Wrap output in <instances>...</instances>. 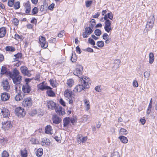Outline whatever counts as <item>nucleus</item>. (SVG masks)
<instances>
[{"label": "nucleus", "mask_w": 157, "mask_h": 157, "mask_svg": "<svg viewBox=\"0 0 157 157\" xmlns=\"http://www.w3.org/2000/svg\"><path fill=\"white\" fill-rule=\"evenodd\" d=\"M12 126L11 122L10 121L4 122L2 123V128L4 130H8Z\"/></svg>", "instance_id": "11"}, {"label": "nucleus", "mask_w": 157, "mask_h": 157, "mask_svg": "<svg viewBox=\"0 0 157 157\" xmlns=\"http://www.w3.org/2000/svg\"><path fill=\"white\" fill-rule=\"evenodd\" d=\"M55 109L56 113L59 115H63L65 114L64 109L62 107H59L58 108L56 107Z\"/></svg>", "instance_id": "17"}, {"label": "nucleus", "mask_w": 157, "mask_h": 157, "mask_svg": "<svg viewBox=\"0 0 157 157\" xmlns=\"http://www.w3.org/2000/svg\"><path fill=\"white\" fill-rule=\"evenodd\" d=\"M22 73L25 75L29 77L31 76V74L30 71L27 70V68L26 67H21L20 68Z\"/></svg>", "instance_id": "10"}, {"label": "nucleus", "mask_w": 157, "mask_h": 157, "mask_svg": "<svg viewBox=\"0 0 157 157\" xmlns=\"http://www.w3.org/2000/svg\"><path fill=\"white\" fill-rule=\"evenodd\" d=\"M102 37L105 40L108 38L109 37V35L107 33H105L103 35Z\"/></svg>", "instance_id": "60"}, {"label": "nucleus", "mask_w": 157, "mask_h": 157, "mask_svg": "<svg viewBox=\"0 0 157 157\" xmlns=\"http://www.w3.org/2000/svg\"><path fill=\"white\" fill-rule=\"evenodd\" d=\"M118 138L120 140L122 143L124 144H126L128 142V140L127 137L123 136H120Z\"/></svg>", "instance_id": "27"}, {"label": "nucleus", "mask_w": 157, "mask_h": 157, "mask_svg": "<svg viewBox=\"0 0 157 157\" xmlns=\"http://www.w3.org/2000/svg\"><path fill=\"white\" fill-rule=\"evenodd\" d=\"M149 63L150 64L152 63L154 61V54L152 53L151 52L149 54Z\"/></svg>", "instance_id": "31"}, {"label": "nucleus", "mask_w": 157, "mask_h": 157, "mask_svg": "<svg viewBox=\"0 0 157 157\" xmlns=\"http://www.w3.org/2000/svg\"><path fill=\"white\" fill-rule=\"evenodd\" d=\"M85 31L86 32L88 35H90L93 32L92 28L91 27H86L85 29Z\"/></svg>", "instance_id": "38"}, {"label": "nucleus", "mask_w": 157, "mask_h": 157, "mask_svg": "<svg viewBox=\"0 0 157 157\" xmlns=\"http://www.w3.org/2000/svg\"><path fill=\"white\" fill-rule=\"evenodd\" d=\"M43 150L41 148H39L38 149L36 152V155L38 157H41L43 155Z\"/></svg>", "instance_id": "29"}, {"label": "nucleus", "mask_w": 157, "mask_h": 157, "mask_svg": "<svg viewBox=\"0 0 157 157\" xmlns=\"http://www.w3.org/2000/svg\"><path fill=\"white\" fill-rule=\"evenodd\" d=\"M19 74V71L16 69H14L13 72H10L7 71L6 67L3 66L2 68L1 73H0V78L2 77L3 75H6L12 78H18L16 77Z\"/></svg>", "instance_id": "1"}, {"label": "nucleus", "mask_w": 157, "mask_h": 157, "mask_svg": "<svg viewBox=\"0 0 157 157\" xmlns=\"http://www.w3.org/2000/svg\"><path fill=\"white\" fill-rule=\"evenodd\" d=\"M87 136H84L82 135H78L77 138V141L79 144L85 143L87 140Z\"/></svg>", "instance_id": "9"}, {"label": "nucleus", "mask_w": 157, "mask_h": 157, "mask_svg": "<svg viewBox=\"0 0 157 157\" xmlns=\"http://www.w3.org/2000/svg\"><path fill=\"white\" fill-rule=\"evenodd\" d=\"M52 127L50 125H48L45 127V133L52 135Z\"/></svg>", "instance_id": "21"}, {"label": "nucleus", "mask_w": 157, "mask_h": 157, "mask_svg": "<svg viewBox=\"0 0 157 157\" xmlns=\"http://www.w3.org/2000/svg\"><path fill=\"white\" fill-rule=\"evenodd\" d=\"M32 12L33 14H35L38 12V9L36 7H35L32 10Z\"/></svg>", "instance_id": "53"}, {"label": "nucleus", "mask_w": 157, "mask_h": 157, "mask_svg": "<svg viewBox=\"0 0 157 157\" xmlns=\"http://www.w3.org/2000/svg\"><path fill=\"white\" fill-rule=\"evenodd\" d=\"M97 45L100 48H102L104 46V44L102 41H98L97 43Z\"/></svg>", "instance_id": "41"}, {"label": "nucleus", "mask_w": 157, "mask_h": 157, "mask_svg": "<svg viewBox=\"0 0 157 157\" xmlns=\"http://www.w3.org/2000/svg\"><path fill=\"white\" fill-rule=\"evenodd\" d=\"M153 21H152V23L147 22L146 25V28L147 31H149L153 27Z\"/></svg>", "instance_id": "25"}, {"label": "nucleus", "mask_w": 157, "mask_h": 157, "mask_svg": "<svg viewBox=\"0 0 157 157\" xmlns=\"http://www.w3.org/2000/svg\"><path fill=\"white\" fill-rule=\"evenodd\" d=\"M56 41V39L55 38H52L49 40V42L50 43H55Z\"/></svg>", "instance_id": "64"}, {"label": "nucleus", "mask_w": 157, "mask_h": 157, "mask_svg": "<svg viewBox=\"0 0 157 157\" xmlns=\"http://www.w3.org/2000/svg\"><path fill=\"white\" fill-rule=\"evenodd\" d=\"M32 144H37L38 141L35 138H32L30 140Z\"/></svg>", "instance_id": "52"}, {"label": "nucleus", "mask_w": 157, "mask_h": 157, "mask_svg": "<svg viewBox=\"0 0 157 157\" xmlns=\"http://www.w3.org/2000/svg\"><path fill=\"white\" fill-rule=\"evenodd\" d=\"M45 40V38L43 36H41L40 37V44L41 47L44 48H47L48 46V44L46 42Z\"/></svg>", "instance_id": "7"}, {"label": "nucleus", "mask_w": 157, "mask_h": 157, "mask_svg": "<svg viewBox=\"0 0 157 157\" xmlns=\"http://www.w3.org/2000/svg\"><path fill=\"white\" fill-rule=\"evenodd\" d=\"M19 80H20V79H13L14 83L16 85H17V86L15 87V89L16 91L17 88L18 87L20 88V86L19 85V84H20V81Z\"/></svg>", "instance_id": "32"}, {"label": "nucleus", "mask_w": 157, "mask_h": 157, "mask_svg": "<svg viewBox=\"0 0 157 157\" xmlns=\"http://www.w3.org/2000/svg\"><path fill=\"white\" fill-rule=\"evenodd\" d=\"M9 154L6 151H4L2 153V157H8Z\"/></svg>", "instance_id": "49"}, {"label": "nucleus", "mask_w": 157, "mask_h": 157, "mask_svg": "<svg viewBox=\"0 0 157 157\" xmlns=\"http://www.w3.org/2000/svg\"><path fill=\"white\" fill-rule=\"evenodd\" d=\"M10 95L9 94L5 92L2 93L1 95V99L3 101L8 100L10 98Z\"/></svg>", "instance_id": "16"}, {"label": "nucleus", "mask_w": 157, "mask_h": 157, "mask_svg": "<svg viewBox=\"0 0 157 157\" xmlns=\"http://www.w3.org/2000/svg\"><path fill=\"white\" fill-rule=\"evenodd\" d=\"M2 86L3 89L6 90H8L10 88L9 82L6 79L2 82Z\"/></svg>", "instance_id": "15"}, {"label": "nucleus", "mask_w": 157, "mask_h": 157, "mask_svg": "<svg viewBox=\"0 0 157 157\" xmlns=\"http://www.w3.org/2000/svg\"><path fill=\"white\" fill-rule=\"evenodd\" d=\"M14 0H9L8 2V6L11 7L13 5Z\"/></svg>", "instance_id": "50"}, {"label": "nucleus", "mask_w": 157, "mask_h": 157, "mask_svg": "<svg viewBox=\"0 0 157 157\" xmlns=\"http://www.w3.org/2000/svg\"><path fill=\"white\" fill-rule=\"evenodd\" d=\"M64 94L65 97L68 100L69 104H72L75 100L74 94L71 91L67 89L65 91Z\"/></svg>", "instance_id": "3"}, {"label": "nucleus", "mask_w": 157, "mask_h": 157, "mask_svg": "<svg viewBox=\"0 0 157 157\" xmlns=\"http://www.w3.org/2000/svg\"><path fill=\"white\" fill-rule=\"evenodd\" d=\"M71 122L72 124L75 125L77 122V118L75 117H73L70 118V122Z\"/></svg>", "instance_id": "40"}, {"label": "nucleus", "mask_w": 157, "mask_h": 157, "mask_svg": "<svg viewBox=\"0 0 157 157\" xmlns=\"http://www.w3.org/2000/svg\"><path fill=\"white\" fill-rule=\"evenodd\" d=\"M6 29L5 27H2L0 28V38L4 37L6 34Z\"/></svg>", "instance_id": "23"}, {"label": "nucleus", "mask_w": 157, "mask_h": 157, "mask_svg": "<svg viewBox=\"0 0 157 157\" xmlns=\"http://www.w3.org/2000/svg\"><path fill=\"white\" fill-rule=\"evenodd\" d=\"M88 41L89 43L93 45H94L95 44V41L93 39H91V38H89L88 39Z\"/></svg>", "instance_id": "51"}, {"label": "nucleus", "mask_w": 157, "mask_h": 157, "mask_svg": "<svg viewBox=\"0 0 157 157\" xmlns=\"http://www.w3.org/2000/svg\"><path fill=\"white\" fill-rule=\"evenodd\" d=\"M152 20L153 21V23H154L155 18L154 15L153 14H152L150 16L148 19L147 22L149 23H152Z\"/></svg>", "instance_id": "39"}, {"label": "nucleus", "mask_w": 157, "mask_h": 157, "mask_svg": "<svg viewBox=\"0 0 157 157\" xmlns=\"http://www.w3.org/2000/svg\"><path fill=\"white\" fill-rule=\"evenodd\" d=\"M60 103L63 106H66L65 103L62 99L61 98L59 100Z\"/></svg>", "instance_id": "58"}, {"label": "nucleus", "mask_w": 157, "mask_h": 157, "mask_svg": "<svg viewBox=\"0 0 157 157\" xmlns=\"http://www.w3.org/2000/svg\"><path fill=\"white\" fill-rule=\"evenodd\" d=\"M54 6L55 4L54 3H52L48 7V9L50 10H52L54 8Z\"/></svg>", "instance_id": "57"}, {"label": "nucleus", "mask_w": 157, "mask_h": 157, "mask_svg": "<svg viewBox=\"0 0 157 157\" xmlns=\"http://www.w3.org/2000/svg\"><path fill=\"white\" fill-rule=\"evenodd\" d=\"M120 63L121 61L119 59H116L115 60V65L113 67V70H115L119 67Z\"/></svg>", "instance_id": "22"}, {"label": "nucleus", "mask_w": 157, "mask_h": 157, "mask_svg": "<svg viewBox=\"0 0 157 157\" xmlns=\"http://www.w3.org/2000/svg\"><path fill=\"white\" fill-rule=\"evenodd\" d=\"M85 107L87 110H88L90 109L89 102L88 100L85 99L84 100Z\"/></svg>", "instance_id": "36"}, {"label": "nucleus", "mask_w": 157, "mask_h": 157, "mask_svg": "<svg viewBox=\"0 0 157 157\" xmlns=\"http://www.w3.org/2000/svg\"><path fill=\"white\" fill-rule=\"evenodd\" d=\"M24 6L25 9V12L29 13L31 11V7L30 2L28 1L24 3Z\"/></svg>", "instance_id": "14"}, {"label": "nucleus", "mask_w": 157, "mask_h": 157, "mask_svg": "<svg viewBox=\"0 0 157 157\" xmlns=\"http://www.w3.org/2000/svg\"><path fill=\"white\" fill-rule=\"evenodd\" d=\"M12 22L15 25L17 26L19 24V21L17 19L15 18L13 19Z\"/></svg>", "instance_id": "44"}, {"label": "nucleus", "mask_w": 157, "mask_h": 157, "mask_svg": "<svg viewBox=\"0 0 157 157\" xmlns=\"http://www.w3.org/2000/svg\"><path fill=\"white\" fill-rule=\"evenodd\" d=\"M83 70V67L81 65H78L74 72V74L78 77L79 78H83V77L82 76V71Z\"/></svg>", "instance_id": "4"}, {"label": "nucleus", "mask_w": 157, "mask_h": 157, "mask_svg": "<svg viewBox=\"0 0 157 157\" xmlns=\"http://www.w3.org/2000/svg\"><path fill=\"white\" fill-rule=\"evenodd\" d=\"M127 133V131L124 128H121L120 130L119 134L120 135H126Z\"/></svg>", "instance_id": "35"}, {"label": "nucleus", "mask_w": 157, "mask_h": 157, "mask_svg": "<svg viewBox=\"0 0 157 157\" xmlns=\"http://www.w3.org/2000/svg\"><path fill=\"white\" fill-rule=\"evenodd\" d=\"M15 100L17 101H20V93H18L15 98Z\"/></svg>", "instance_id": "59"}, {"label": "nucleus", "mask_w": 157, "mask_h": 157, "mask_svg": "<svg viewBox=\"0 0 157 157\" xmlns=\"http://www.w3.org/2000/svg\"><path fill=\"white\" fill-rule=\"evenodd\" d=\"M14 64L17 67H19L20 65L19 61H18L17 60H16Z\"/></svg>", "instance_id": "62"}, {"label": "nucleus", "mask_w": 157, "mask_h": 157, "mask_svg": "<svg viewBox=\"0 0 157 157\" xmlns=\"http://www.w3.org/2000/svg\"><path fill=\"white\" fill-rule=\"evenodd\" d=\"M50 140L48 139H44L41 143V144L42 146H44L45 145H49L50 144Z\"/></svg>", "instance_id": "30"}, {"label": "nucleus", "mask_w": 157, "mask_h": 157, "mask_svg": "<svg viewBox=\"0 0 157 157\" xmlns=\"http://www.w3.org/2000/svg\"><path fill=\"white\" fill-rule=\"evenodd\" d=\"M94 33L97 36H100L101 34V31L99 29H96L94 31Z\"/></svg>", "instance_id": "43"}, {"label": "nucleus", "mask_w": 157, "mask_h": 157, "mask_svg": "<svg viewBox=\"0 0 157 157\" xmlns=\"http://www.w3.org/2000/svg\"><path fill=\"white\" fill-rule=\"evenodd\" d=\"M1 113L4 117L7 118L10 116V112L9 110L6 108H3L2 109Z\"/></svg>", "instance_id": "13"}, {"label": "nucleus", "mask_w": 157, "mask_h": 157, "mask_svg": "<svg viewBox=\"0 0 157 157\" xmlns=\"http://www.w3.org/2000/svg\"><path fill=\"white\" fill-rule=\"evenodd\" d=\"M63 127L64 128H67L69 126H71L70 123V118L67 117L63 119Z\"/></svg>", "instance_id": "12"}, {"label": "nucleus", "mask_w": 157, "mask_h": 157, "mask_svg": "<svg viewBox=\"0 0 157 157\" xmlns=\"http://www.w3.org/2000/svg\"><path fill=\"white\" fill-rule=\"evenodd\" d=\"M32 103V99L29 98H25L23 101L22 105L24 107H30Z\"/></svg>", "instance_id": "5"}, {"label": "nucleus", "mask_w": 157, "mask_h": 157, "mask_svg": "<svg viewBox=\"0 0 157 157\" xmlns=\"http://www.w3.org/2000/svg\"><path fill=\"white\" fill-rule=\"evenodd\" d=\"M92 1H87L85 2L86 6V7H89L92 4Z\"/></svg>", "instance_id": "48"}, {"label": "nucleus", "mask_w": 157, "mask_h": 157, "mask_svg": "<svg viewBox=\"0 0 157 157\" xmlns=\"http://www.w3.org/2000/svg\"><path fill=\"white\" fill-rule=\"evenodd\" d=\"M64 31H61L58 34V37L61 38L63 36V35L64 34Z\"/></svg>", "instance_id": "55"}, {"label": "nucleus", "mask_w": 157, "mask_h": 157, "mask_svg": "<svg viewBox=\"0 0 157 157\" xmlns=\"http://www.w3.org/2000/svg\"><path fill=\"white\" fill-rule=\"evenodd\" d=\"M5 50L9 52H13L15 50V48L14 47L10 46H7L5 48Z\"/></svg>", "instance_id": "24"}, {"label": "nucleus", "mask_w": 157, "mask_h": 157, "mask_svg": "<svg viewBox=\"0 0 157 157\" xmlns=\"http://www.w3.org/2000/svg\"><path fill=\"white\" fill-rule=\"evenodd\" d=\"M133 86L136 87H137L138 86V82L136 80H134L133 81Z\"/></svg>", "instance_id": "56"}, {"label": "nucleus", "mask_w": 157, "mask_h": 157, "mask_svg": "<svg viewBox=\"0 0 157 157\" xmlns=\"http://www.w3.org/2000/svg\"><path fill=\"white\" fill-rule=\"evenodd\" d=\"M47 105L48 109L51 110L55 109L57 107L56 103L52 100L48 101Z\"/></svg>", "instance_id": "6"}, {"label": "nucleus", "mask_w": 157, "mask_h": 157, "mask_svg": "<svg viewBox=\"0 0 157 157\" xmlns=\"http://www.w3.org/2000/svg\"><path fill=\"white\" fill-rule=\"evenodd\" d=\"M55 79H50L49 81L51 85L53 87H56L58 85V83Z\"/></svg>", "instance_id": "33"}, {"label": "nucleus", "mask_w": 157, "mask_h": 157, "mask_svg": "<svg viewBox=\"0 0 157 157\" xmlns=\"http://www.w3.org/2000/svg\"><path fill=\"white\" fill-rule=\"evenodd\" d=\"M77 58L76 54L75 52H72V56L71 58V60L73 63L75 62L77 60Z\"/></svg>", "instance_id": "28"}, {"label": "nucleus", "mask_w": 157, "mask_h": 157, "mask_svg": "<svg viewBox=\"0 0 157 157\" xmlns=\"http://www.w3.org/2000/svg\"><path fill=\"white\" fill-rule=\"evenodd\" d=\"M81 84L77 85L74 88L73 91L75 92H80L84 89L88 88L90 83L88 82L87 79H80Z\"/></svg>", "instance_id": "2"}, {"label": "nucleus", "mask_w": 157, "mask_h": 157, "mask_svg": "<svg viewBox=\"0 0 157 157\" xmlns=\"http://www.w3.org/2000/svg\"><path fill=\"white\" fill-rule=\"evenodd\" d=\"M27 152L25 149H24L21 151V157H27Z\"/></svg>", "instance_id": "37"}, {"label": "nucleus", "mask_w": 157, "mask_h": 157, "mask_svg": "<svg viewBox=\"0 0 157 157\" xmlns=\"http://www.w3.org/2000/svg\"><path fill=\"white\" fill-rule=\"evenodd\" d=\"M74 81L73 79H68L66 84L69 87H71L74 84Z\"/></svg>", "instance_id": "26"}, {"label": "nucleus", "mask_w": 157, "mask_h": 157, "mask_svg": "<svg viewBox=\"0 0 157 157\" xmlns=\"http://www.w3.org/2000/svg\"><path fill=\"white\" fill-rule=\"evenodd\" d=\"M89 35L88 34V33L85 31L82 34V36L84 38H87L88 37Z\"/></svg>", "instance_id": "63"}, {"label": "nucleus", "mask_w": 157, "mask_h": 157, "mask_svg": "<svg viewBox=\"0 0 157 157\" xmlns=\"http://www.w3.org/2000/svg\"><path fill=\"white\" fill-rule=\"evenodd\" d=\"M101 86H96L95 87V90L98 92L101 91Z\"/></svg>", "instance_id": "61"}, {"label": "nucleus", "mask_w": 157, "mask_h": 157, "mask_svg": "<svg viewBox=\"0 0 157 157\" xmlns=\"http://www.w3.org/2000/svg\"><path fill=\"white\" fill-rule=\"evenodd\" d=\"M108 17L110 20H112L113 18V14L111 12L107 14Z\"/></svg>", "instance_id": "54"}, {"label": "nucleus", "mask_w": 157, "mask_h": 157, "mask_svg": "<svg viewBox=\"0 0 157 157\" xmlns=\"http://www.w3.org/2000/svg\"><path fill=\"white\" fill-rule=\"evenodd\" d=\"M22 90L24 93H29L31 91L30 87L27 83L25 85H23L22 87Z\"/></svg>", "instance_id": "19"}, {"label": "nucleus", "mask_w": 157, "mask_h": 157, "mask_svg": "<svg viewBox=\"0 0 157 157\" xmlns=\"http://www.w3.org/2000/svg\"><path fill=\"white\" fill-rule=\"evenodd\" d=\"M38 87L39 89L42 90H44L45 89L48 90L50 89V87L46 86L44 82H43L38 85Z\"/></svg>", "instance_id": "18"}, {"label": "nucleus", "mask_w": 157, "mask_h": 157, "mask_svg": "<svg viewBox=\"0 0 157 157\" xmlns=\"http://www.w3.org/2000/svg\"><path fill=\"white\" fill-rule=\"evenodd\" d=\"M14 8L15 9H17L20 8V2L19 1L15 3L14 4Z\"/></svg>", "instance_id": "46"}, {"label": "nucleus", "mask_w": 157, "mask_h": 157, "mask_svg": "<svg viewBox=\"0 0 157 157\" xmlns=\"http://www.w3.org/2000/svg\"><path fill=\"white\" fill-rule=\"evenodd\" d=\"M52 120L53 123L56 124H59L61 121V120L59 117L56 115H54L52 117Z\"/></svg>", "instance_id": "20"}, {"label": "nucleus", "mask_w": 157, "mask_h": 157, "mask_svg": "<svg viewBox=\"0 0 157 157\" xmlns=\"http://www.w3.org/2000/svg\"><path fill=\"white\" fill-rule=\"evenodd\" d=\"M111 157H120L119 152L117 151L113 152L111 155Z\"/></svg>", "instance_id": "45"}, {"label": "nucleus", "mask_w": 157, "mask_h": 157, "mask_svg": "<svg viewBox=\"0 0 157 157\" xmlns=\"http://www.w3.org/2000/svg\"><path fill=\"white\" fill-rule=\"evenodd\" d=\"M25 115V112L24 111V109H22L20 107V117H24Z\"/></svg>", "instance_id": "47"}, {"label": "nucleus", "mask_w": 157, "mask_h": 157, "mask_svg": "<svg viewBox=\"0 0 157 157\" xmlns=\"http://www.w3.org/2000/svg\"><path fill=\"white\" fill-rule=\"evenodd\" d=\"M51 88L50 87V89H48L47 91V93L49 96L54 97L55 95L54 93L51 90Z\"/></svg>", "instance_id": "34"}, {"label": "nucleus", "mask_w": 157, "mask_h": 157, "mask_svg": "<svg viewBox=\"0 0 157 157\" xmlns=\"http://www.w3.org/2000/svg\"><path fill=\"white\" fill-rule=\"evenodd\" d=\"M105 26L104 29L105 31L107 33L109 32L112 30V28L111 26V21L109 20H107L105 22Z\"/></svg>", "instance_id": "8"}, {"label": "nucleus", "mask_w": 157, "mask_h": 157, "mask_svg": "<svg viewBox=\"0 0 157 157\" xmlns=\"http://www.w3.org/2000/svg\"><path fill=\"white\" fill-rule=\"evenodd\" d=\"M20 107H18L15 109L14 112L16 115L19 117L20 115Z\"/></svg>", "instance_id": "42"}]
</instances>
